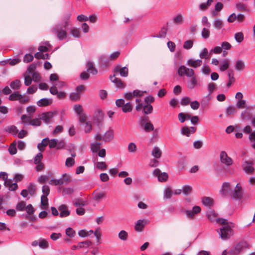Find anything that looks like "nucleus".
Instances as JSON below:
<instances>
[{"label": "nucleus", "mask_w": 255, "mask_h": 255, "mask_svg": "<svg viewBox=\"0 0 255 255\" xmlns=\"http://www.w3.org/2000/svg\"><path fill=\"white\" fill-rule=\"evenodd\" d=\"M178 74L180 76H186L191 79L187 82V87L189 89H193L198 84L197 78L195 76V72L192 68L181 65L178 70Z\"/></svg>", "instance_id": "1"}, {"label": "nucleus", "mask_w": 255, "mask_h": 255, "mask_svg": "<svg viewBox=\"0 0 255 255\" xmlns=\"http://www.w3.org/2000/svg\"><path fill=\"white\" fill-rule=\"evenodd\" d=\"M217 222L222 225L220 229V232L218 231L222 240H226L233 235V226L231 223H229L227 220L219 218L217 219Z\"/></svg>", "instance_id": "2"}, {"label": "nucleus", "mask_w": 255, "mask_h": 255, "mask_svg": "<svg viewBox=\"0 0 255 255\" xmlns=\"http://www.w3.org/2000/svg\"><path fill=\"white\" fill-rule=\"evenodd\" d=\"M52 31L55 34L59 40H62L66 38L67 33L66 27L62 24H57L52 29Z\"/></svg>", "instance_id": "3"}, {"label": "nucleus", "mask_w": 255, "mask_h": 255, "mask_svg": "<svg viewBox=\"0 0 255 255\" xmlns=\"http://www.w3.org/2000/svg\"><path fill=\"white\" fill-rule=\"evenodd\" d=\"M246 248H249V246L246 242L239 243L228 252V255H238L244 249Z\"/></svg>", "instance_id": "4"}, {"label": "nucleus", "mask_w": 255, "mask_h": 255, "mask_svg": "<svg viewBox=\"0 0 255 255\" xmlns=\"http://www.w3.org/2000/svg\"><path fill=\"white\" fill-rule=\"evenodd\" d=\"M135 109L137 111H140L142 109L145 115L151 114L153 111V107L150 104H139L136 106Z\"/></svg>", "instance_id": "5"}, {"label": "nucleus", "mask_w": 255, "mask_h": 255, "mask_svg": "<svg viewBox=\"0 0 255 255\" xmlns=\"http://www.w3.org/2000/svg\"><path fill=\"white\" fill-rule=\"evenodd\" d=\"M243 194L242 188L240 184H237L234 190L231 191V195L233 199H240Z\"/></svg>", "instance_id": "6"}, {"label": "nucleus", "mask_w": 255, "mask_h": 255, "mask_svg": "<svg viewBox=\"0 0 255 255\" xmlns=\"http://www.w3.org/2000/svg\"><path fill=\"white\" fill-rule=\"evenodd\" d=\"M220 159L222 163L227 166H230L233 163L232 159L228 156L227 153L224 151H222L220 152Z\"/></svg>", "instance_id": "7"}, {"label": "nucleus", "mask_w": 255, "mask_h": 255, "mask_svg": "<svg viewBox=\"0 0 255 255\" xmlns=\"http://www.w3.org/2000/svg\"><path fill=\"white\" fill-rule=\"evenodd\" d=\"M253 163L252 161H245L242 167L245 172L248 174H251L255 171V168L253 166Z\"/></svg>", "instance_id": "8"}, {"label": "nucleus", "mask_w": 255, "mask_h": 255, "mask_svg": "<svg viewBox=\"0 0 255 255\" xmlns=\"http://www.w3.org/2000/svg\"><path fill=\"white\" fill-rule=\"evenodd\" d=\"M200 211V207L198 206H195L193 207L192 210H185L184 213L188 218L193 219L195 215Z\"/></svg>", "instance_id": "9"}, {"label": "nucleus", "mask_w": 255, "mask_h": 255, "mask_svg": "<svg viewBox=\"0 0 255 255\" xmlns=\"http://www.w3.org/2000/svg\"><path fill=\"white\" fill-rule=\"evenodd\" d=\"M53 117V113L51 112L43 113L38 115V118L46 124L49 123Z\"/></svg>", "instance_id": "10"}, {"label": "nucleus", "mask_w": 255, "mask_h": 255, "mask_svg": "<svg viewBox=\"0 0 255 255\" xmlns=\"http://www.w3.org/2000/svg\"><path fill=\"white\" fill-rule=\"evenodd\" d=\"M202 63V61L201 59L193 60L190 59L187 61V65L193 68H196L200 67Z\"/></svg>", "instance_id": "11"}, {"label": "nucleus", "mask_w": 255, "mask_h": 255, "mask_svg": "<svg viewBox=\"0 0 255 255\" xmlns=\"http://www.w3.org/2000/svg\"><path fill=\"white\" fill-rule=\"evenodd\" d=\"M114 138V131L109 129L103 135V141L105 142L111 141Z\"/></svg>", "instance_id": "12"}, {"label": "nucleus", "mask_w": 255, "mask_h": 255, "mask_svg": "<svg viewBox=\"0 0 255 255\" xmlns=\"http://www.w3.org/2000/svg\"><path fill=\"white\" fill-rule=\"evenodd\" d=\"M110 79L112 82L114 83L116 85V86L118 88L122 89L125 88V85L124 83L122 81V80L120 79H118L115 77V75L113 76H110Z\"/></svg>", "instance_id": "13"}, {"label": "nucleus", "mask_w": 255, "mask_h": 255, "mask_svg": "<svg viewBox=\"0 0 255 255\" xmlns=\"http://www.w3.org/2000/svg\"><path fill=\"white\" fill-rule=\"evenodd\" d=\"M60 211V217H67L70 215V211L67 209V207L65 205H62L58 208Z\"/></svg>", "instance_id": "14"}, {"label": "nucleus", "mask_w": 255, "mask_h": 255, "mask_svg": "<svg viewBox=\"0 0 255 255\" xmlns=\"http://www.w3.org/2000/svg\"><path fill=\"white\" fill-rule=\"evenodd\" d=\"M93 194V200L97 202H100L101 200L105 198L106 194L104 192H96L94 191Z\"/></svg>", "instance_id": "15"}, {"label": "nucleus", "mask_w": 255, "mask_h": 255, "mask_svg": "<svg viewBox=\"0 0 255 255\" xmlns=\"http://www.w3.org/2000/svg\"><path fill=\"white\" fill-rule=\"evenodd\" d=\"M115 71L119 72L121 76L126 77L128 75V70L127 67L121 68L120 66H117L115 69Z\"/></svg>", "instance_id": "16"}, {"label": "nucleus", "mask_w": 255, "mask_h": 255, "mask_svg": "<svg viewBox=\"0 0 255 255\" xmlns=\"http://www.w3.org/2000/svg\"><path fill=\"white\" fill-rule=\"evenodd\" d=\"M245 63L241 59H238L235 64V69L237 71H242L245 68Z\"/></svg>", "instance_id": "17"}, {"label": "nucleus", "mask_w": 255, "mask_h": 255, "mask_svg": "<svg viewBox=\"0 0 255 255\" xmlns=\"http://www.w3.org/2000/svg\"><path fill=\"white\" fill-rule=\"evenodd\" d=\"M146 224V221L144 220H138L135 225L134 229L137 232H141L142 231L144 226Z\"/></svg>", "instance_id": "18"}, {"label": "nucleus", "mask_w": 255, "mask_h": 255, "mask_svg": "<svg viewBox=\"0 0 255 255\" xmlns=\"http://www.w3.org/2000/svg\"><path fill=\"white\" fill-rule=\"evenodd\" d=\"M52 103V100L50 99L43 98L37 102V105L39 107H45L50 105Z\"/></svg>", "instance_id": "19"}, {"label": "nucleus", "mask_w": 255, "mask_h": 255, "mask_svg": "<svg viewBox=\"0 0 255 255\" xmlns=\"http://www.w3.org/2000/svg\"><path fill=\"white\" fill-rule=\"evenodd\" d=\"M228 82L227 84V87L229 88L232 84L235 82V78L234 76L233 70H229L228 72Z\"/></svg>", "instance_id": "20"}, {"label": "nucleus", "mask_w": 255, "mask_h": 255, "mask_svg": "<svg viewBox=\"0 0 255 255\" xmlns=\"http://www.w3.org/2000/svg\"><path fill=\"white\" fill-rule=\"evenodd\" d=\"M230 66V61L228 59H224L220 62V70L221 71H225Z\"/></svg>", "instance_id": "21"}, {"label": "nucleus", "mask_w": 255, "mask_h": 255, "mask_svg": "<svg viewBox=\"0 0 255 255\" xmlns=\"http://www.w3.org/2000/svg\"><path fill=\"white\" fill-rule=\"evenodd\" d=\"M87 70L88 72L93 75H95L97 73V69L94 67L93 63L91 61H89L87 64Z\"/></svg>", "instance_id": "22"}, {"label": "nucleus", "mask_w": 255, "mask_h": 255, "mask_svg": "<svg viewBox=\"0 0 255 255\" xmlns=\"http://www.w3.org/2000/svg\"><path fill=\"white\" fill-rule=\"evenodd\" d=\"M162 151L158 147L155 146L153 147L151 155L156 158H159L161 156Z\"/></svg>", "instance_id": "23"}, {"label": "nucleus", "mask_w": 255, "mask_h": 255, "mask_svg": "<svg viewBox=\"0 0 255 255\" xmlns=\"http://www.w3.org/2000/svg\"><path fill=\"white\" fill-rule=\"evenodd\" d=\"M249 139L251 147L255 150V130L249 134Z\"/></svg>", "instance_id": "24"}, {"label": "nucleus", "mask_w": 255, "mask_h": 255, "mask_svg": "<svg viewBox=\"0 0 255 255\" xmlns=\"http://www.w3.org/2000/svg\"><path fill=\"white\" fill-rule=\"evenodd\" d=\"M230 184L229 182H224L222 187L221 192H223L224 195H226L228 193H230Z\"/></svg>", "instance_id": "25"}, {"label": "nucleus", "mask_w": 255, "mask_h": 255, "mask_svg": "<svg viewBox=\"0 0 255 255\" xmlns=\"http://www.w3.org/2000/svg\"><path fill=\"white\" fill-rule=\"evenodd\" d=\"M213 24V26L217 30L221 29L224 26L223 21L218 18L214 20Z\"/></svg>", "instance_id": "26"}, {"label": "nucleus", "mask_w": 255, "mask_h": 255, "mask_svg": "<svg viewBox=\"0 0 255 255\" xmlns=\"http://www.w3.org/2000/svg\"><path fill=\"white\" fill-rule=\"evenodd\" d=\"M203 204L206 206H212L213 205V199L208 197H204L202 199Z\"/></svg>", "instance_id": "27"}, {"label": "nucleus", "mask_w": 255, "mask_h": 255, "mask_svg": "<svg viewBox=\"0 0 255 255\" xmlns=\"http://www.w3.org/2000/svg\"><path fill=\"white\" fill-rule=\"evenodd\" d=\"M210 54L208 49L204 48L202 51H200L199 56L201 59H208L210 58Z\"/></svg>", "instance_id": "28"}, {"label": "nucleus", "mask_w": 255, "mask_h": 255, "mask_svg": "<svg viewBox=\"0 0 255 255\" xmlns=\"http://www.w3.org/2000/svg\"><path fill=\"white\" fill-rule=\"evenodd\" d=\"M101 143L99 142L95 141L91 143L90 147L93 152H97L100 148Z\"/></svg>", "instance_id": "29"}, {"label": "nucleus", "mask_w": 255, "mask_h": 255, "mask_svg": "<svg viewBox=\"0 0 255 255\" xmlns=\"http://www.w3.org/2000/svg\"><path fill=\"white\" fill-rule=\"evenodd\" d=\"M21 85V82L19 80H16L11 82L10 84V87L13 90H18Z\"/></svg>", "instance_id": "30"}, {"label": "nucleus", "mask_w": 255, "mask_h": 255, "mask_svg": "<svg viewBox=\"0 0 255 255\" xmlns=\"http://www.w3.org/2000/svg\"><path fill=\"white\" fill-rule=\"evenodd\" d=\"M182 191L185 195H188L191 193L192 187L190 185H184L182 187Z\"/></svg>", "instance_id": "31"}, {"label": "nucleus", "mask_w": 255, "mask_h": 255, "mask_svg": "<svg viewBox=\"0 0 255 255\" xmlns=\"http://www.w3.org/2000/svg\"><path fill=\"white\" fill-rule=\"evenodd\" d=\"M246 101L245 100H238L236 103V107L238 109L246 108L247 110L249 109V107L246 106Z\"/></svg>", "instance_id": "32"}, {"label": "nucleus", "mask_w": 255, "mask_h": 255, "mask_svg": "<svg viewBox=\"0 0 255 255\" xmlns=\"http://www.w3.org/2000/svg\"><path fill=\"white\" fill-rule=\"evenodd\" d=\"M74 111L77 113L78 116L84 113L83 112V109L81 105L79 104H76L73 107Z\"/></svg>", "instance_id": "33"}, {"label": "nucleus", "mask_w": 255, "mask_h": 255, "mask_svg": "<svg viewBox=\"0 0 255 255\" xmlns=\"http://www.w3.org/2000/svg\"><path fill=\"white\" fill-rule=\"evenodd\" d=\"M19 97H21V94L18 92H16L10 95L8 99L12 101H18Z\"/></svg>", "instance_id": "34"}, {"label": "nucleus", "mask_w": 255, "mask_h": 255, "mask_svg": "<svg viewBox=\"0 0 255 255\" xmlns=\"http://www.w3.org/2000/svg\"><path fill=\"white\" fill-rule=\"evenodd\" d=\"M118 237L120 240L126 241L128 239V233L125 230H122L119 232Z\"/></svg>", "instance_id": "35"}, {"label": "nucleus", "mask_w": 255, "mask_h": 255, "mask_svg": "<svg viewBox=\"0 0 255 255\" xmlns=\"http://www.w3.org/2000/svg\"><path fill=\"white\" fill-rule=\"evenodd\" d=\"M132 110V105L130 103H125L123 107L122 108V111L124 113L130 112Z\"/></svg>", "instance_id": "36"}, {"label": "nucleus", "mask_w": 255, "mask_h": 255, "mask_svg": "<svg viewBox=\"0 0 255 255\" xmlns=\"http://www.w3.org/2000/svg\"><path fill=\"white\" fill-rule=\"evenodd\" d=\"M141 127L146 131H152L154 129V127L153 125L150 122L143 123V125Z\"/></svg>", "instance_id": "37"}, {"label": "nucleus", "mask_w": 255, "mask_h": 255, "mask_svg": "<svg viewBox=\"0 0 255 255\" xmlns=\"http://www.w3.org/2000/svg\"><path fill=\"white\" fill-rule=\"evenodd\" d=\"M210 32L208 28H203L201 31V36L204 39H207L209 37Z\"/></svg>", "instance_id": "38"}, {"label": "nucleus", "mask_w": 255, "mask_h": 255, "mask_svg": "<svg viewBox=\"0 0 255 255\" xmlns=\"http://www.w3.org/2000/svg\"><path fill=\"white\" fill-rule=\"evenodd\" d=\"M172 194L173 192L171 191V189L169 187H167L164 191V197L166 199H170Z\"/></svg>", "instance_id": "39"}, {"label": "nucleus", "mask_w": 255, "mask_h": 255, "mask_svg": "<svg viewBox=\"0 0 255 255\" xmlns=\"http://www.w3.org/2000/svg\"><path fill=\"white\" fill-rule=\"evenodd\" d=\"M234 37L237 42L239 43H241L244 40V34L242 32L235 33Z\"/></svg>", "instance_id": "40"}, {"label": "nucleus", "mask_w": 255, "mask_h": 255, "mask_svg": "<svg viewBox=\"0 0 255 255\" xmlns=\"http://www.w3.org/2000/svg\"><path fill=\"white\" fill-rule=\"evenodd\" d=\"M74 192V189L73 188H64L63 189L62 191V195L63 196L65 195H72Z\"/></svg>", "instance_id": "41"}, {"label": "nucleus", "mask_w": 255, "mask_h": 255, "mask_svg": "<svg viewBox=\"0 0 255 255\" xmlns=\"http://www.w3.org/2000/svg\"><path fill=\"white\" fill-rule=\"evenodd\" d=\"M236 112L235 108L233 106H229L226 109L227 116L233 115Z\"/></svg>", "instance_id": "42"}, {"label": "nucleus", "mask_w": 255, "mask_h": 255, "mask_svg": "<svg viewBox=\"0 0 255 255\" xmlns=\"http://www.w3.org/2000/svg\"><path fill=\"white\" fill-rule=\"evenodd\" d=\"M39 246L42 249H46L48 246L47 241L44 239L40 238L39 240Z\"/></svg>", "instance_id": "43"}, {"label": "nucleus", "mask_w": 255, "mask_h": 255, "mask_svg": "<svg viewBox=\"0 0 255 255\" xmlns=\"http://www.w3.org/2000/svg\"><path fill=\"white\" fill-rule=\"evenodd\" d=\"M193 45V41L192 40H188L185 41L183 44V48L185 49L189 50L191 49Z\"/></svg>", "instance_id": "44"}, {"label": "nucleus", "mask_w": 255, "mask_h": 255, "mask_svg": "<svg viewBox=\"0 0 255 255\" xmlns=\"http://www.w3.org/2000/svg\"><path fill=\"white\" fill-rule=\"evenodd\" d=\"M212 3L207 0L206 2H203L199 5V8L201 10H206L211 5Z\"/></svg>", "instance_id": "45"}, {"label": "nucleus", "mask_w": 255, "mask_h": 255, "mask_svg": "<svg viewBox=\"0 0 255 255\" xmlns=\"http://www.w3.org/2000/svg\"><path fill=\"white\" fill-rule=\"evenodd\" d=\"M70 17H71V13L69 12L67 13L64 16L63 20V22L62 24V25H63V26L64 27H66L69 25L68 21H69Z\"/></svg>", "instance_id": "46"}, {"label": "nucleus", "mask_w": 255, "mask_h": 255, "mask_svg": "<svg viewBox=\"0 0 255 255\" xmlns=\"http://www.w3.org/2000/svg\"><path fill=\"white\" fill-rule=\"evenodd\" d=\"M201 71L205 75H209L211 72L210 68L206 64L203 66Z\"/></svg>", "instance_id": "47"}, {"label": "nucleus", "mask_w": 255, "mask_h": 255, "mask_svg": "<svg viewBox=\"0 0 255 255\" xmlns=\"http://www.w3.org/2000/svg\"><path fill=\"white\" fill-rule=\"evenodd\" d=\"M71 34L75 37L79 38L80 36L79 30L76 28L73 27L70 31Z\"/></svg>", "instance_id": "48"}, {"label": "nucleus", "mask_w": 255, "mask_h": 255, "mask_svg": "<svg viewBox=\"0 0 255 255\" xmlns=\"http://www.w3.org/2000/svg\"><path fill=\"white\" fill-rule=\"evenodd\" d=\"M65 232L66 235L70 237H74L76 234L75 231L70 227L67 228Z\"/></svg>", "instance_id": "49"}, {"label": "nucleus", "mask_w": 255, "mask_h": 255, "mask_svg": "<svg viewBox=\"0 0 255 255\" xmlns=\"http://www.w3.org/2000/svg\"><path fill=\"white\" fill-rule=\"evenodd\" d=\"M168 174L165 172L161 173L158 177V179L160 182L166 181L168 179Z\"/></svg>", "instance_id": "50"}, {"label": "nucleus", "mask_w": 255, "mask_h": 255, "mask_svg": "<svg viewBox=\"0 0 255 255\" xmlns=\"http://www.w3.org/2000/svg\"><path fill=\"white\" fill-rule=\"evenodd\" d=\"M40 119L36 118L33 120H30L29 125L33 126H40L41 125Z\"/></svg>", "instance_id": "51"}, {"label": "nucleus", "mask_w": 255, "mask_h": 255, "mask_svg": "<svg viewBox=\"0 0 255 255\" xmlns=\"http://www.w3.org/2000/svg\"><path fill=\"white\" fill-rule=\"evenodd\" d=\"M62 181L63 182V184L65 183H69L71 181V176L66 173L63 174L61 178Z\"/></svg>", "instance_id": "52"}, {"label": "nucleus", "mask_w": 255, "mask_h": 255, "mask_svg": "<svg viewBox=\"0 0 255 255\" xmlns=\"http://www.w3.org/2000/svg\"><path fill=\"white\" fill-rule=\"evenodd\" d=\"M58 139L56 138H53L51 140H49V147L50 148H54L57 147Z\"/></svg>", "instance_id": "53"}, {"label": "nucleus", "mask_w": 255, "mask_h": 255, "mask_svg": "<svg viewBox=\"0 0 255 255\" xmlns=\"http://www.w3.org/2000/svg\"><path fill=\"white\" fill-rule=\"evenodd\" d=\"M174 22L177 24H181L183 22V16L181 14H177L173 19Z\"/></svg>", "instance_id": "54"}, {"label": "nucleus", "mask_w": 255, "mask_h": 255, "mask_svg": "<svg viewBox=\"0 0 255 255\" xmlns=\"http://www.w3.org/2000/svg\"><path fill=\"white\" fill-rule=\"evenodd\" d=\"M84 131L86 133H88L91 131L92 128V124L90 122H86L84 124Z\"/></svg>", "instance_id": "55"}, {"label": "nucleus", "mask_w": 255, "mask_h": 255, "mask_svg": "<svg viewBox=\"0 0 255 255\" xmlns=\"http://www.w3.org/2000/svg\"><path fill=\"white\" fill-rule=\"evenodd\" d=\"M75 163V160L72 157H68L67 158L65 162V165L67 167H71Z\"/></svg>", "instance_id": "56"}, {"label": "nucleus", "mask_w": 255, "mask_h": 255, "mask_svg": "<svg viewBox=\"0 0 255 255\" xmlns=\"http://www.w3.org/2000/svg\"><path fill=\"white\" fill-rule=\"evenodd\" d=\"M70 98L73 101H78L80 98V95L79 93L75 92V93H72L70 95Z\"/></svg>", "instance_id": "57"}, {"label": "nucleus", "mask_w": 255, "mask_h": 255, "mask_svg": "<svg viewBox=\"0 0 255 255\" xmlns=\"http://www.w3.org/2000/svg\"><path fill=\"white\" fill-rule=\"evenodd\" d=\"M49 183L54 185H61L63 184V182L62 181L61 179H51Z\"/></svg>", "instance_id": "58"}, {"label": "nucleus", "mask_w": 255, "mask_h": 255, "mask_svg": "<svg viewBox=\"0 0 255 255\" xmlns=\"http://www.w3.org/2000/svg\"><path fill=\"white\" fill-rule=\"evenodd\" d=\"M128 150L129 152H135L136 150V146L133 142H130L128 145Z\"/></svg>", "instance_id": "59"}, {"label": "nucleus", "mask_w": 255, "mask_h": 255, "mask_svg": "<svg viewBox=\"0 0 255 255\" xmlns=\"http://www.w3.org/2000/svg\"><path fill=\"white\" fill-rule=\"evenodd\" d=\"M25 203L23 201H21L17 204L16 208L17 210L22 211L25 210Z\"/></svg>", "instance_id": "60"}, {"label": "nucleus", "mask_w": 255, "mask_h": 255, "mask_svg": "<svg viewBox=\"0 0 255 255\" xmlns=\"http://www.w3.org/2000/svg\"><path fill=\"white\" fill-rule=\"evenodd\" d=\"M32 79L30 75H24V84L25 86H29L32 83Z\"/></svg>", "instance_id": "61"}, {"label": "nucleus", "mask_w": 255, "mask_h": 255, "mask_svg": "<svg viewBox=\"0 0 255 255\" xmlns=\"http://www.w3.org/2000/svg\"><path fill=\"white\" fill-rule=\"evenodd\" d=\"M241 118L243 120H245L247 119H249L250 118V113L247 111V109L242 111L241 114Z\"/></svg>", "instance_id": "62"}, {"label": "nucleus", "mask_w": 255, "mask_h": 255, "mask_svg": "<svg viewBox=\"0 0 255 255\" xmlns=\"http://www.w3.org/2000/svg\"><path fill=\"white\" fill-rule=\"evenodd\" d=\"M33 59V56L30 54H26L24 56L23 61L25 63H29Z\"/></svg>", "instance_id": "63"}, {"label": "nucleus", "mask_w": 255, "mask_h": 255, "mask_svg": "<svg viewBox=\"0 0 255 255\" xmlns=\"http://www.w3.org/2000/svg\"><path fill=\"white\" fill-rule=\"evenodd\" d=\"M96 167L98 169L104 170L107 168V165L104 162H97L96 163Z\"/></svg>", "instance_id": "64"}]
</instances>
